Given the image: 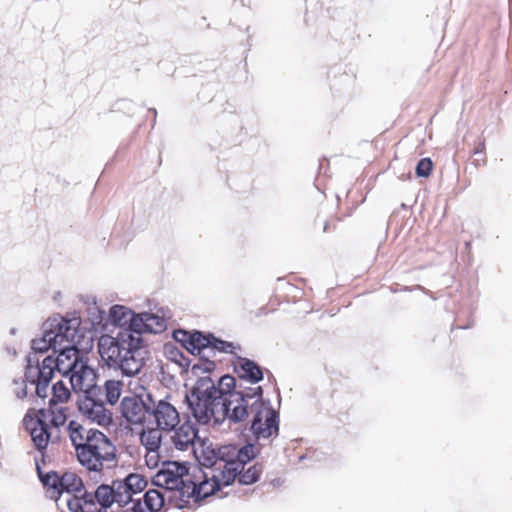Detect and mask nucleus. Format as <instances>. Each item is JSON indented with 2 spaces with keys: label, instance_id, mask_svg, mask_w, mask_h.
Returning <instances> with one entry per match:
<instances>
[{
  "label": "nucleus",
  "instance_id": "nucleus-1",
  "mask_svg": "<svg viewBox=\"0 0 512 512\" xmlns=\"http://www.w3.org/2000/svg\"><path fill=\"white\" fill-rule=\"evenodd\" d=\"M231 395L230 425H241L255 440L269 439L279 434V413L263 398V388L238 384Z\"/></svg>",
  "mask_w": 512,
  "mask_h": 512
},
{
  "label": "nucleus",
  "instance_id": "nucleus-2",
  "mask_svg": "<svg viewBox=\"0 0 512 512\" xmlns=\"http://www.w3.org/2000/svg\"><path fill=\"white\" fill-rule=\"evenodd\" d=\"M98 351L109 368L119 370L127 377L138 374L148 357L143 337L134 335L129 329L119 330L116 336H101Z\"/></svg>",
  "mask_w": 512,
  "mask_h": 512
},
{
  "label": "nucleus",
  "instance_id": "nucleus-3",
  "mask_svg": "<svg viewBox=\"0 0 512 512\" xmlns=\"http://www.w3.org/2000/svg\"><path fill=\"white\" fill-rule=\"evenodd\" d=\"M214 380L210 376H200L192 388L185 394L191 416L196 424L217 427L225 420L230 423V410L212 393Z\"/></svg>",
  "mask_w": 512,
  "mask_h": 512
},
{
  "label": "nucleus",
  "instance_id": "nucleus-4",
  "mask_svg": "<svg viewBox=\"0 0 512 512\" xmlns=\"http://www.w3.org/2000/svg\"><path fill=\"white\" fill-rule=\"evenodd\" d=\"M89 438L76 452L79 463L92 472L115 465L117 450L112 441L101 431L92 432Z\"/></svg>",
  "mask_w": 512,
  "mask_h": 512
},
{
  "label": "nucleus",
  "instance_id": "nucleus-5",
  "mask_svg": "<svg viewBox=\"0 0 512 512\" xmlns=\"http://www.w3.org/2000/svg\"><path fill=\"white\" fill-rule=\"evenodd\" d=\"M76 320H68L59 315L49 317L42 324V336L31 341V352L27 356H34L40 360V355L48 352H57L61 342L68 341L69 337L77 335V328L73 325Z\"/></svg>",
  "mask_w": 512,
  "mask_h": 512
},
{
  "label": "nucleus",
  "instance_id": "nucleus-6",
  "mask_svg": "<svg viewBox=\"0 0 512 512\" xmlns=\"http://www.w3.org/2000/svg\"><path fill=\"white\" fill-rule=\"evenodd\" d=\"M219 458L218 473L224 479V486L231 485L236 479L239 468L257 457L260 448L253 443H247L241 447L235 444L223 445L216 448Z\"/></svg>",
  "mask_w": 512,
  "mask_h": 512
},
{
  "label": "nucleus",
  "instance_id": "nucleus-7",
  "mask_svg": "<svg viewBox=\"0 0 512 512\" xmlns=\"http://www.w3.org/2000/svg\"><path fill=\"white\" fill-rule=\"evenodd\" d=\"M191 476L186 462L166 461L152 478V483L173 493L170 499L178 498L182 503Z\"/></svg>",
  "mask_w": 512,
  "mask_h": 512
},
{
  "label": "nucleus",
  "instance_id": "nucleus-8",
  "mask_svg": "<svg viewBox=\"0 0 512 512\" xmlns=\"http://www.w3.org/2000/svg\"><path fill=\"white\" fill-rule=\"evenodd\" d=\"M75 337H69L68 341L61 342L57 347V357L46 356L40 361V366L45 367L47 371L52 369L53 374L58 371L65 377L73 369L75 359L77 361L83 360L82 352L76 345Z\"/></svg>",
  "mask_w": 512,
  "mask_h": 512
},
{
  "label": "nucleus",
  "instance_id": "nucleus-9",
  "mask_svg": "<svg viewBox=\"0 0 512 512\" xmlns=\"http://www.w3.org/2000/svg\"><path fill=\"white\" fill-rule=\"evenodd\" d=\"M199 472L202 474L203 479L201 481H194L193 478L195 476H191L190 482L188 486H186V490L184 492L185 495L182 504H178L179 508L188 504L192 498L195 501H199L215 494L220 490L221 485H224V479H221L218 472L208 473L201 469H199Z\"/></svg>",
  "mask_w": 512,
  "mask_h": 512
},
{
  "label": "nucleus",
  "instance_id": "nucleus-10",
  "mask_svg": "<svg viewBox=\"0 0 512 512\" xmlns=\"http://www.w3.org/2000/svg\"><path fill=\"white\" fill-rule=\"evenodd\" d=\"M152 399L150 393L125 396L120 404L122 417L132 424H142L149 417Z\"/></svg>",
  "mask_w": 512,
  "mask_h": 512
},
{
  "label": "nucleus",
  "instance_id": "nucleus-11",
  "mask_svg": "<svg viewBox=\"0 0 512 512\" xmlns=\"http://www.w3.org/2000/svg\"><path fill=\"white\" fill-rule=\"evenodd\" d=\"M94 370L85 361L74 360L73 369L65 376L69 378L72 389L83 392V395L103 394L102 388L93 384Z\"/></svg>",
  "mask_w": 512,
  "mask_h": 512
},
{
  "label": "nucleus",
  "instance_id": "nucleus-12",
  "mask_svg": "<svg viewBox=\"0 0 512 512\" xmlns=\"http://www.w3.org/2000/svg\"><path fill=\"white\" fill-rule=\"evenodd\" d=\"M101 396L102 394L82 395L77 401V406L82 416L90 422L108 426L112 422V414L105 407Z\"/></svg>",
  "mask_w": 512,
  "mask_h": 512
},
{
  "label": "nucleus",
  "instance_id": "nucleus-13",
  "mask_svg": "<svg viewBox=\"0 0 512 512\" xmlns=\"http://www.w3.org/2000/svg\"><path fill=\"white\" fill-rule=\"evenodd\" d=\"M46 415L47 411L45 408H41L38 410L36 417L32 416L30 411H28L23 419V424L26 430L29 431L32 442L39 452L46 450L51 438Z\"/></svg>",
  "mask_w": 512,
  "mask_h": 512
},
{
  "label": "nucleus",
  "instance_id": "nucleus-14",
  "mask_svg": "<svg viewBox=\"0 0 512 512\" xmlns=\"http://www.w3.org/2000/svg\"><path fill=\"white\" fill-rule=\"evenodd\" d=\"M25 381L36 386V396L45 399L48 395V387L53 378V370H46L40 366V360L34 356L26 357Z\"/></svg>",
  "mask_w": 512,
  "mask_h": 512
},
{
  "label": "nucleus",
  "instance_id": "nucleus-15",
  "mask_svg": "<svg viewBox=\"0 0 512 512\" xmlns=\"http://www.w3.org/2000/svg\"><path fill=\"white\" fill-rule=\"evenodd\" d=\"M149 417L153 418L156 427L168 432L175 430L180 422L178 410L166 399H152Z\"/></svg>",
  "mask_w": 512,
  "mask_h": 512
},
{
  "label": "nucleus",
  "instance_id": "nucleus-16",
  "mask_svg": "<svg viewBox=\"0 0 512 512\" xmlns=\"http://www.w3.org/2000/svg\"><path fill=\"white\" fill-rule=\"evenodd\" d=\"M166 329V320L153 313L142 312L137 314L136 319L132 321L131 331L134 335L142 336L143 333L158 334Z\"/></svg>",
  "mask_w": 512,
  "mask_h": 512
},
{
  "label": "nucleus",
  "instance_id": "nucleus-17",
  "mask_svg": "<svg viewBox=\"0 0 512 512\" xmlns=\"http://www.w3.org/2000/svg\"><path fill=\"white\" fill-rule=\"evenodd\" d=\"M234 372L240 380H245L251 384L259 383L264 377L263 369L257 362L241 356H236Z\"/></svg>",
  "mask_w": 512,
  "mask_h": 512
},
{
  "label": "nucleus",
  "instance_id": "nucleus-18",
  "mask_svg": "<svg viewBox=\"0 0 512 512\" xmlns=\"http://www.w3.org/2000/svg\"><path fill=\"white\" fill-rule=\"evenodd\" d=\"M198 433L199 430L196 424L187 420L174 431V434L171 436V441L176 449L186 451L199 439Z\"/></svg>",
  "mask_w": 512,
  "mask_h": 512
},
{
  "label": "nucleus",
  "instance_id": "nucleus-19",
  "mask_svg": "<svg viewBox=\"0 0 512 512\" xmlns=\"http://www.w3.org/2000/svg\"><path fill=\"white\" fill-rule=\"evenodd\" d=\"M238 384L234 376L230 374L223 375L219 378L217 383L214 382V390L212 393L217 397L220 402H224L228 408L232 407L231 395L237 390Z\"/></svg>",
  "mask_w": 512,
  "mask_h": 512
},
{
  "label": "nucleus",
  "instance_id": "nucleus-20",
  "mask_svg": "<svg viewBox=\"0 0 512 512\" xmlns=\"http://www.w3.org/2000/svg\"><path fill=\"white\" fill-rule=\"evenodd\" d=\"M137 314L122 305H114L110 308L109 319L111 323L121 329H131V324Z\"/></svg>",
  "mask_w": 512,
  "mask_h": 512
},
{
  "label": "nucleus",
  "instance_id": "nucleus-21",
  "mask_svg": "<svg viewBox=\"0 0 512 512\" xmlns=\"http://www.w3.org/2000/svg\"><path fill=\"white\" fill-rule=\"evenodd\" d=\"M69 437L75 451H78L79 447H82L88 440H90V434L92 432H99L97 429L86 428L75 420H71L68 424Z\"/></svg>",
  "mask_w": 512,
  "mask_h": 512
},
{
  "label": "nucleus",
  "instance_id": "nucleus-22",
  "mask_svg": "<svg viewBox=\"0 0 512 512\" xmlns=\"http://www.w3.org/2000/svg\"><path fill=\"white\" fill-rule=\"evenodd\" d=\"M162 429L148 428L140 434V442L148 452H157L161 447Z\"/></svg>",
  "mask_w": 512,
  "mask_h": 512
},
{
  "label": "nucleus",
  "instance_id": "nucleus-23",
  "mask_svg": "<svg viewBox=\"0 0 512 512\" xmlns=\"http://www.w3.org/2000/svg\"><path fill=\"white\" fill-rule=\"evenodd\" d=\"M143 508L149 512H159L165 505V494L158 489H149L143 495Z\"/></svg>",
  "mask_w": 512,
  "mask_h": 512
},
{
  "label": "nucleus",
  "instance_id": "nucleus-24",
  "mask_svg": "<svg viewBox=\"0 0 512 512\" xmlns=\"http://www.w3.org/2000/svg\"><path fill=\"white\" fill-rule=\"evenodd\" d=\"M126 481L123 480H115L112 482L111 488H113V497L115 498V502L118 504L119 508H124L125 506L136 502L138 499L132 498L128 487L125 485Z\"/></svg>",
  "mask_w": 512,
  "mask_h": 512
},
{
  "label": "nucleus",
  "instance_id": "nucleus-25",
  "mask_svg": "<svg viewBox=\"0 0 512 512\" xmlns=\"http://www.w3.org/2000/svg\"><path fill=\"white\" fill-rule=\"evenodd\" d=\"M60 479L61 482L59 496H61L64 492L68 493L69 495L72 492H79L84 487L82 479L73 472H65L60 476Z\"/></svg>",
  "mask_w": 512,
  "mask_h": 512
},
{
  "label": "nucleus",
  "instance_id": "nucleus-26",
  "mask_svg": "<svg viewBox=\"0 0 512 512\" xmlns=\"http://www.w3.org/2000/svg\"><path fill=\"white\" fill-rule=\"evenodd\" d=\"M209 344H211L209 333L204 334L200 331H194L192 332L189 346H186V350L192 355L200 354L203 350L209 348Z\"/></svg>",
  "mask_w": 512,
  "mask_h": 512
},
{
  "label": "nucleus",
  "instance_id": "nucleus-27",
  "mask_svg": "<svg viewBox=\"0 0 512 512\" xmlns=\"http://www.w3.org/2000/svg\"><path fill=\"white\" fill-rule=\"evenodd\" d=\"M263 471V466L260 463H255L250 466L248 469L244 470L243 468H239V473L236 478L242 485H250L257 482L260 479V476Z\"/></svg>",
  "mask_w": 512,
  "mask_h": 512
},
{
  "label": "nucleus",
  "instance_id": "nucleus-28",
  "mask_svg": "<svg viewBox=\"0 0 512 512\" xmlns=\"http://www.w3.org/2000/svg\"><path fill=\"white\" fill-rule=\"evenodd\" d=\"M97 503L101 506L99 512H108L107 509L115 503L113 497V488L111 486L102 484L94 492Z\"/></svg>",
  "mask_w": 512,
  "mask_h": 512
},
{
  "label": "nucleus",
  "instance_id": "nucleus-29",
  "mask_svg": "<svg viewBox=\"0 0 512 512\" xmlns=\"http://www.w3.org/2000/svg\"><path fill=\"white\" fill-rule=\"evenodd\" d=\"M218 455L216 448L203 447L201 456L199 457V463L202 467L210 469L209 473H217L219 470L218 466Z\"/></svg>",
  "mask_w": 512,
  "mask_h": 512
},
{
  "label": "nucleus",
  "instance_id": "nucleus-30",
  "mask_svg": "<svg viewBox=\"0 0 512 512\" xmlns=\"http://www.w3.org/2000/svg\"><path fill=\"white\" fill-rule=\"evenodd\" d=\"M70 391L63 381H57L52 386V397L49 400L50 406H57L60 403L68 401L70 398Z\"/></svg>",
  "mask_w": 512,
  "mask_h": 512
},
{
  "label": "nucleus",
  "instance_id": "nucleus-31",
  "mask_svg": "<svg viewBox=\"0 0 512 512\" xmlns=\"http://www.w3.org/2000/svg\"><path fill=\"white\" fill-rule=\"evenodd\" d=\"M123 383L118 380H107L104 383V393L106 402L114 405L121 396Z\"/></svg>",
  "mask_w": 512,
  "mask_h": 512
},
{
  "label": "nucleus",
  "instance_id": "nucleus-32",
  "mask_svg": "<svg viewBox=\"0 0 512 512\" xmlns=\"http://www.w3.org/2000/svg\"><path fill=\"white\" fill-rule=\"evenodd\" d=\"M36 469L39 476L40 481L45 487L52 488L55 492L59 494L60 492V476L55 471H50L48 473H43L40 465L36 463Z\"/></svg>",
  "mask_w": 512,
  "mask_h": 512
},
{
  "label": "nucleus",
  "instance_id": "nucleus-33",
  "mask_svg": "<svg viewBox=\"0 0 512 512\" xmlns=\"http://www.w3.org/2000/svg\"><path fill=\"white\" fill-rule=\"evenodd\" d=\"M126 484L125 487H128L131 496L133 497L135 494L141 493L147 486V480L140 474L131 473L125 478Z\"/></svg>",
  "mask_w": 512,
  "mask_h": 512
},
{
  "label": "nucleus",
  "instance_id": "nucleus-34",
  "mask_svg": "<svg viewBox=\"0 0 512 512\" xmlns=\"http://www.w3.org/2000/svg\"><path fill=\"white\" fill-rule=\"evenodd\" d=\"M165 350L171 361L175 362L182 368H189L191 361L180 349L172 345H167Z\"/></svg>",
  "mask_w": 512,
  "mask_h": 512
},
{
  "label": "nucleus",
  "instance_id": "nucleus-35",
  "mask_svg": "<svg viewBox=\"0 0 512 512\" xmlns=\"http://www.w3.org/2000/svg\"><path fill=\"white\" fill-rule=\"evenodd\" d=\"M47 411L46 419L50 418V424L54 427H60L65 424L67 416L63 407L50 406Z\"/></svg>",
  "mask_w": 512,
  "mask_h": 512
},
{
  "label": "nucleus",
  "instance_id": "nucleus-36",
  "mask_svg": "<svg viewBox=\"0 0 512 512\" xmlns=\"http://www.w3.org/2000/svg\"><path fill=\"white\" fill-rule=\"evenodd\" d=\"M209 338H210V342H211V344H209V348L216 350L218 352L234 354V352H233L234 344L232 342H228V341L219 339L216 336H214V334H212V333H209Z\"/></svg>",
  "mask_w": 512,
  "mask_h": 512
},
{
  "label": "nucleus",
  "instance_id": "nucleus-37",
  "mask_svg": "<svg viewBox=\"0 0 512 512\" xmlns=\"http://www.w3.org/2000/svg\"><path fill=\"white\" fill-rule=\"evenodd\" d=\"M215 362L207 358L201 357L197 363L192 364L191 371L198 376L200 372L210 373L215 369Z\"/></svg>",
  "mask_w": 512,
  "mask_h": 512
},
{
  "label": "nucleus",
  "instance_id": "nucleus-38",
  "mask_svg": "<svg viewBox=\"0 0 512 512\" xmlns=\"http://www.w3.org/2000/svg\"><path fill=\"white\" fill-rule=\"evenodd\" d=\"M433 163L430 158H422L416 165V175L418 177H428L432 171Z\"/></svg>",
  "mask_w": 512,
  "mask_h": 512
},
{
  "label": "nucleus",
  "instance_id": "nucleus-39",
  "mask_svg": "<svg viewBox=\"0 0 512 512\" xmlns=\"http://www.w3.org/2000/svg\"><path fill=\"white\" fill-rule=\"evenodd\" d=\"M66 505L71 512H91L87 510L82 502V499L76 496H71L66 499Z\"/></svg>",
  "mask_w": 512,
  "mask_h": 512
},
{
  "label": "nucleus",
  "instance_id": "nucleus-40",
  "mask_svg": "<svg viewBox=\"0 0 512 512\" xmlns=\"http://www.w3.org/2000/svg\"><path fill=\"white\" fill-rule=\"evenodd\" d=\"M173 338L186 349V346H189L192 339V333L183 329H177L173 332Z\"/></svg>",
  "mask_w": 512,
  "mask_h": 512
},
{
  "label": "nucleus",
  "instance_id": "nucleus-41",
  "mask_svg": "<svg viewBox=\"0 0 512 512\" xmlns=\"http://www.w3.org/2000/svg\"><path fill=\"white\" fill-rule=\"evenodd\" d=\"M474 155H481V158H475L474 162L477 166L484 165L486 163L485 156V141L481 140L473 150Z\"/></svg>",
  "mask_w": 512,
  "mask_h": 512
},
{
  "label": "nucleus",
  "instance_id": "nucleus-42",
  "mask_svg": "<svg viewBox=\"0 0 512 512\" xmlns=\"http://www.w3.org/2000/svg\"><path fill=\"white\" fill-rule=\"evenodd\" d=\"M80 499H82V502L86 508L95 507V504L97 503L94 493H89L87 491H85V493Z\"/></svg>",
  "mask_w": 512,
  "mask_h": 512
},
{
  "label": "nucleus",
  "instance_id": "nucleus-43",
  "mask_svg": "<svg viewBox=\"0 0 512 512\" xmlns=\"http://www.w3.org/2000/svg\"><path fill=\"white\" fill-rule=\"evenodd\" d=\"M16 396L19 399H24L27 396V387L24 385L21 389L16 391Z\"/></svg>",
  "mask_w": 512,
  "mask_h": 512
},
{
  "label": "nucleus",
  "instance_id": "nucleus-44",
  "mask_svg": "<svg viewBox=\"0 0 512 512\" xmlns=\"http://www.w3.org/2000/svg\"><path fill=\"white\" fill-rule=\"evenodd\" d=\"M323 230L326 232L328 230V223H325Z\"/></svg>",
  "mask_w": 512,
  "mask_h": 512
},
{
  "label": "nucleus",
  "instance_id": "nucleus-45",
  "mask_svg": "<svg viewBox=\"0 0 512 512\" xmlns=\"http://www.w3.org/2000/svg\"><path fill=\"white\" fill-rule=\"evenodd\" d=\"M10 333H11V334H13V335H14V334H16V329H15V328H12V329L10 330Z\"/></svg>",
  "mask_w": 512,
  "mask_h": 512
},
{
  "label": "nucleus",
  "instance_id": "nucleus-46",
  "mask_svg": "<svg viewBox=\"0 0 512 512\" xmlns=\"http://www.w3.org/2000/svg\"><path fill=\"white\" fill-rule=\"evenodd\" d=\"M93 509L94 507H87V510H90L91 512H93Z\"/></svg>",
  "mask_w": 512,
  "mask_h": 512
},
{
  "label": "nucleus",
  "instance_id": "nucleus-47",
  "mask_svg": "<svg viewBox=\"0 0 512 512\" xmlns=\"http://www.w3.org/2000/svg\"><path fill=\"white\" fill-rule=\"evenodd\" d=\"M151 111H153L154 115L156 116V109H151Z\"/></svg>",
  "mask_w": 512,
  "mask_h": 512
}]
</instances>
